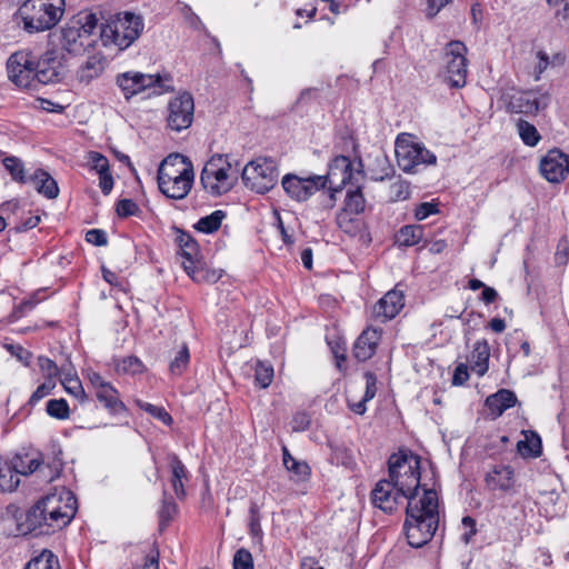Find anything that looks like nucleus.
<instances>
[{
	"instance_id": "20e7f679",
	"label": "nucleus",
	"mask_w": 569,
	"mask_h": 569,
	"mask_svg": "<svg viewBox=\"0 0 569 569\" xmlns=\"http://www.w3.org/2000/svg\"><path fill=\"white\" fill-rule=\"evenodd\" d=\"M143 29V18L140 14L126 11L117 13L101 26L100 39L104 46L113 44L123 51L139 39Z\"/></svg>"
},
{
	"instance_id": "e433bc0d",
	"label": "nucleus",
	"mask_w": 569,
	"mask_h": 569,
	"mask_svg": "<svg viewBox=\"0 0 569 569\" xmlns=\"http://www.w3.org/2000/svg\"><path fill=\"white\" fill-rule=\"evenodd\" d=\"M23 569H61L58 557L49 549L33 556Z\"/></svg>"
},
{
	"instance_id": "69168bd1",
	"label": "nucleus",
	"mask_w": 569,
	"mask_h": 569,
	"mask_svg": "<svg viewBox=\"0 0 569 569\" xmlns=\"http://www.w3.org/2000/svg\"><path fill=\"white\" fill-rule=\"evenodd\" d=\"M469 379L468 367L465 363H459L452 376L453 386H462Z\"/></svg>"
},
{
	"instance_id": "13d9d810",
	"label": "nucleus",
	"mask_w": 569,
	"mask_h": 569,
	"mask_svg": "<svg viewBox=\"0 0 569 569\" xmlns=\"http://www.w3.org/2000/svg\"><path fill=\"white\" fill-rule=\"evenodd\" d=\"M439 209L437 203L421 202L415 209V218L419 221L427 219L431 214L438 213Z\"/></svg>"
},
{
	"instance_id": "412c9836",
	"label": "nucleus",
	"mask_w": 569,
	"mask_h": 569,
	"mask_svg": "<svg viewBox=\"0 0 569 569\" xmlns=\"http://www.w3.org/2000/svg\"><path fill=\"white\" fill-rule=\"evenodd\" d=\"M370 499L373 507L386 513H392L400 501L406 499V496L398 490V486L389 478V480L382 479L376 483Z\"/></svg>"
},
{
	"instance_id": "a878e982",
	"label": "nucleus",
	"mask_w": 569,
	"mask_h": 569,
	"mask_svg": "<svg viewBox=\"0 0 569 569\" xmlns=\"http://www.w3.org/2000/svg\"><path fill=\"white\" fill-rule=\"evenodd\" d=\"M381 332L373 328H367L361 332L352 349V355L358 361L365 362L373 357L381 339Z\"/></svg>"
},
{
	"instance_id": "dca6fc26",
	"label": "nucleus",
	"mask_w": 569,
	"mask_h": 569,
	"mask_svg": "<svg viewBox=\"0 0 569 569\" xmlns=\"http://www.w3.org/2000/svg\"><path fill=\"white\" fill-rule=\"evenodd\" d=\"M168 127L173 131L189 128L193 121L194 102L189 92H182L168 104Z\"/></svg>"
},
{
	"instance_id": "f03ea898",
	"label": "nucleus",
	"mask_w": 569,
	"mask_h": 569,
	"mask_svg": "<svg viewBox=\"0 0 569 569\" xmlns=\"http://www.w3.org/2000/svg\"><path fill=\"white\" fill-rule=\"evenodd\" d=\"M76 512L77 498L71 491H63L60 495H48L39 500L27 512L26 522L30 530L42 529L46 526L54 531L66 527Z\"/></svg>"
},
{
	"instance_id": "5fc2aeb1",
	"label": "nucleus",
	"mask_w": 569,
	"mask_h": 569,
	"mask_svg": "<svg viewBox=\"0 0 569 569\" xmlns=\"http://www.w3.org/2000/svg\"><path fill=\"white\" fill-rule=\"evenodd\" d=\"M54 386L56 385H54L53 380L48 379L47 381H44L43 383L38 386V388L31 395L28 403L31 407L36 406L41 399H43L44 397L50 395V392L52 391Z\"/></svg>"
},
{
	"instance_id": "bb28decb",
	"label": "nucleus",
	"mask_w": 569,
	"mask_h": 569,
	"mask_svg": "<svg viewBox=\"0 0 569 569\" xmlns=\"http://www.w3.org/2000/svg\"><path fill=\"white\" fill-rule=\"evenodd\" d=\"M194 180V172L178 178L158 182L159 190L173 200L184 199L190 192Z\"/></svg>"
},
{
	"instance_id": "a18cd8bd",
	"label": "nucleus",
	"mask_w": 569,
	"mask_h": 569,
	"mask_svg": "<svg viewBox=\"0 0 569 569\" xmlns=\"http://www.w3.org/2000/svg\"><path fill=\"white\" fill-rule=\"evenodd\" d=\"M517 447L522 456L538 457L541 453V439L532 433L530 439L519 441Z\"/></svg>"
},
{
	"instance_id": "4be33fe9",
	"label": "nucleus",
	"mask_w": 569,
	"mask_h": 569,
	"mask_svg": "<svg viewBox=\"0 0 569 569\" xmlns=\"http://www.w3.org/2000/svg\"><path fill=\"white\" fill-rule=\"evenodd\" d=\"M94 40L91 38L86 27H64L61 29L60 44L64 51L72 56L82 54L87 48L93 46Z\"/></svg>"
},
{
	"instance_id": "9b49d317",
	"label": "nucleus",
	"mask_w": 569,
	"mask_h": 569,
	"mask_svg": "<svg viewBox=\"0 0 569 569\" xmlns=\"http://www.w3.org/2000/svg\"><path fill=\"white\" fill-rule=\"evenodd\" d=\"M467 47L461 41H450L443 53L445 79L452 88H462L467 79Z\"/></svg>"
},
{
	"instance_id": "338daca9",
	"label": "nucleus",
	"mask_w": 569,
	"mask_h": 569,
	"mask_svg": "<svg viewBox=\"0 0 569 569\" xmlns=\"http://www.w3.org/2000/svg\"><path fill=\"white\" fill-rule=\"evenodd\" d=\"M318 92L319 90L317 88L303 89L296 101V106L299 107L308 104L310 101L316 100L318 98Z\"/></svg>"
},
{
	"instance_id": "1a4fd4ad",
	"label": "nucleus",
	"mask_w": 569,
	"mask_h": 569,
	"mask_svg": "<svg viewBox=\"0 0 569 569\" xmlns=\"http://www.w3.org/2000/svg\"><path fill=\"white\" fill-rule=\"evenodd\" d=\"M241 178L246 187L263 194L277 183V162L272 158H257L244 166Z\"/></svg>"
},
{
	"instance_id": "aec40b11",
	"label": "nucleus",
	"mask_w": 569,
	"mask_h": 569,
	"mask_svg": "<svg viewBox=\"0 0 569 569\" xmlns=\"http://www.w3.org/2000/svg\"><path fill=\"white\" fill-rule=\"evenodd\" d=\"M541 176L551 183H560L569 176V154L559 149H551L541 159Z\"/></svg>"
},
{
	"instance_id": "bf43d9fd",
	"label": "nucleus",
	"mask_w": 569,
	"mask_h": 569,
	"mask_svg": "<svg viewBox=\"0 0 569 569\" xmlns=\"http://www.w3.org/2000/svg\"><path fill=\"white\" fill-rule=\"evenodd\" d=\"M366 391L363 395L365 401H370L377 393V376L371 371L365 372Z\"/></svg>"
},
{
	"instance_id": "b1692460",
	"label": "nucleus",
	"mask_w": 569,
	"mask_h": 569,
	"mask_svg": "<svg viewBox=\"0 0 569 569\" xmlns=\"http://www.w3.org/2000/svg\"><path fill=\"white\" fill-rule=\"evenodd\" d=\"M405 307L403 291L398 290L397 287L389 290L382 298H380L373 306L372 315L377 321L387 322L393 319Z\"/></svg>"
},
{
	"instance_id": "ea45409f",
	"label": "nucleus",
	"mask_w": 569,
	"mask_h": 569,
	"mask_svg": "<svg viewBox=\"0 0 569 569\" xmlns=\"http://www.w3.org/2000/svg\"><path fill=\"white\" fill-rule=\"evenodd\" d=\"M517 129L522 142L526 146L536 147L539 143L541 136L532 123L520 119L517 122Z\"/></svg>"
},
{
	"instance_id": "e2e57ef3",
	"label": "nucleus",
	"mask_w": 569,
	"mask_h": 569,
	"mask_svg": "<svg viewBox=\"0 0 569 569\" xmlns=\"http://www.w3.org/2000/svg\"><path fill=\"white\" fill-rule=\"evenodd\" d=\"M40 223L39 216H29L27 219L17 222L13 230L18 233L36 228Z\"/></svg>"
},
{
	"instance_id": "f704fd0d",
	"label": "nucleus",
	"mask_w": 569,
	"mask_h": 569,
	"mask_svg": "<svg viewBox=\"0 0 569 569\" xmlns=\"http://www.w3.org/2000/svg\"><path fill=\"white\" fill-rule=\"evenodd\" d=\"M423 231L420 224L402 226L396 233V243L400 247H413L423 239Z\"/></svg>"
},
{
	"instance_id": "de8ad7c7",
	"label": "nucleus",
	"mask_w": 569,
	"mask_h": 569,
	"mask_svg": "<svg viewBox=\"0 0 569 569\" xmlns=\"http://www.w3.org/2000/svg\"><path fill=\"white\" fill-rule=\"evenodd\" d=\"M138 405H139L140 409H142L143 411H146L153 418L160 420L166 426L172 425L173 419H172L171 415L163 407H158L152 403L142 402V401H139Z\"/></svg>"
},
{
	"instance_id": "ddd939ff",
	"label": "nucleus",
	"mask_w": 569,
	"mask_h": 569,
	"mask_svg": "<svg viewBox=\"0 0 569 569\" xmlns=\"http://www.w3.org/2000/svg\"><path fill=\"white\" fill-rule=\"evenodd\" d=\"M281 186L290 199L305 202L317 191L323 189V180L319 174L300 177L295 173H287L282 177Z\"/></svg>"
},
{
	"instance_id": "a19ab883",
	"label": "nucleus",
	"mask_w": 569,
	"mask_h": 569,
	"mask_svg": "<svg viewBox=\"0 0 569 569\" xmlns=\"http://www.w3.org/2000/svg\"><path fill=\"white\" fill-rule=\"evenodd\" d=\"M6 170L10 173L13 181L19 183H26L29 178L24 174V166L20 158L14 156L6 157L2 160Z\"/></svg>"
},
{
	"instance_id": "4d7b16f0",
	"label": "nucleus",
	"mask_w": 569,
	"mask_h": 569,
	"mask_svg": "<svg viewBox=\"0 0 569 569\" xmlns=\"http://www.w3.org/2000/svg\"><path fill=\"white\" fill-rule=\"evenodd\" d=\"M86 241L97 247H103L108 244L107 232L102 229H90L86 232Z\"/></svg>"
},
{
	"instance_id": "3c124183",
	"label": "nucleus",
	"mask_w": 569,
	"mask_h": 569,
	"mask_svg": "<svg viewBox=\"0 0 569 569\" xmlns=\"http://www.w3.org/2000/svg\"><path fill=\"white\" fill-rule=\"evenodd\" d=\"M88 162L90 164V168L94 170L98 174L110 171L108 159L100 152L90 151L88 153Z\"/></svg>"
},
{
	"instance_id": "c85d7f7f",
	"label": "nucleus",
	"mask_w": 569,
	"mask_h": 569,
	"mask_svg": "<svg viewBox=\"0 0 569 569\" xmlns=\"http://www.w3.org/2000/svg\"><path fill=\"white\" fill-rule=\"evenodd\" d=\"M518 399L513 391L509 389H499L496 393H492L486 399V407L490 413L498 418L506 410L516 406Z\"/></svg>"
},
{
	"instance_id": "8fccbe9b",
	"label": "nucleus",
	"mask_w": 569,
	"mask_h": 569,
	"mask_svg": "<svg viewBox=\"0 0 569 569\" xmlns=\"http://www.w3.org/2000/svg\"><path fill=\"white\" fill-rule=\"evenodd\" d=\"M233 569H253V558L251 552L246 548L236 551L232 560Z\"/></svg>"
},
{
	"instance_id": "6e6d98bb",
	"label": "nucleus",
	"mask_w": 569,
	"mask_h": 569,
	"mask_svg": "<svg viewBox=\"0 0 569 569\" xmlns=\"http://www.w3.org/2000/svg\"><path fill=\"white\" fill-rule=\"evenodd\" d=\"M286 469L293 473L296 476V480L298 481H303L310 476V467L305 461H292V463H290Z\"/></svg>"
},
{
	"instance_id": "864d4df0",
	"label": "nucleus",
	"mask_w": 569,
	"mask_h": 569,
	"mask_svg": "<svg viewBox=\"0 0 569 569\" xmlns=\"http://www.w3.org/2000/svg\"><path fill=\"white\" fill-rule=\"evenodd\" d=\"M290 425L293 432L306 431L311 425V416L307 411H297Z\"/></svg>"
},
{
	"instance_id": "f8f14e48",
	"label": "nucleus",
	"mask_w": 569,
	"mask_h": 569,
	"mask_svg": "<svg viewBox=\"0 0 569 569\" xmlns=\"http://www.w3.org/2000/svg\"><path fill=\"white\" fill-rule=\"evenodd\" d=\"M396 157L399 168L407 173H416L421 166L436 164L437 157L423 144L397 139Z\"/></svg>"
},
{
	"instance_id": "79ce46f5",
	"label": "nucleus",
	"mask_w": 569,
	"mask_h": 569,
	"mask_svg": "<svg viewBox=\"0 0 569 569\" xmlns=\"http://www.w3.org/2000/svg\"><path fill=\"white\" fill-rule=\"evenodd\" d=\"M190 361V352L187 343H182L180 349L176 352L174 358L171 360L169 369L174 376H181L188 368Z\"/></svg>"
},
{
	"instance_id": "9d476101",
	"label": "nucleus",
	"mask_w": 569,
	"mask_h": 569,
	"mask_svg": "<svg viewBox=\"0 0 569 569\" xmlns=\"http://www.w3.org/2000/svg\"><path fill=\"white\" fill-rule=\"evenodd\" d=\"M178 232L179 234L176 240L181 249V256L183 258L182 267L184 271L197 282H216L220 278L216 271L203 270L198 267L199 244L196 239L183 230L178 229Z\"/></svg>"
},
{
	"instance_id": "58836bf2",
	"label": "nucleus",
	"mask_w": 569,
	"mask_h": 569,
	"mask_svg": "<svg viewBox=\"0 0 569 569\" xmlns=\"http://www.w3.org/2000/svg\"><path fill=\"white\" fill-rule=\"evenodd\" d=\"M177 511L178 506L173 498L170 497L167 491H163L161 507L158 511L160 530H163L168 527Z\"/></svg>"
},
{
	"instance_id": "c756f323",
	"label": "nucleus",
	"mask_w": 569,
	"mask_h": 569,
	"mask_svg": "<svg viewBox=\"0 0 569 569\" xmlns=\"http://www.w3.org/2000/svg\"><path fill=\"white\" fill-rule=\"evenodd\" d=\"M94 396L112 416L127 411L126 405L119 399L118 390L111 383L94 391Z\"/></svg>"
},
{
	"instance_id": "c03bdc74",
	"label": "nucleus",
	"mask_w": 569,
	"mask_h": 569,
	"mask_svg": "<svg viewBox=\"0 0 569 569\" xmlns=\"http://www.w3.org/2000/svg\"><path fill=\"white\" fill-rule=\"evenodd\" d=\"M47 413L56 419L66 420L70 416L69 405L66 399H50L47 402Z\"/></svg>"
},
{
	"instance_id": "0eeeda50",
	"label": "nucleus",
	"mask_w": 569,
	"mask_h": 569,
	"mask_svg": "<svg viewBox=\"0 0 569 569\" xmlns=\"http://www.w3.org/2000/svg\"><path fill=\"white\" fill-rule=\"evenodd\" d=\"M416 459L411 465L406 453H392L388 459L389 478L398 486V490L406 496L407 502L410 497H421L420 489V466Z\"/></svg>"
},
{
	"instance_id": "6ab92c4d",
	"label": "nucleus",
	"mask_w": 569,
	"mask_h": 569,
	"mask_svg": "<svg viewBox=\"0 0 569 569\" xmlns=\"http://www.w3.org/2000/svg\"><path fill=\"white\" fill-rule=\"evenodd\" d=\"M367 207V200L362 192V186L353 182L346 187V196L341 211L337 214V223L342 231H348L345 223H351L349 216L362 214Z\"/></svg>"
},
{
	"instance_id": "2eb2a0df",
	"label": "nucleus",
	"mask_w": 569,
	"mask_h": 569,
	"mask_svg": "<svg viewBox=\"0 0 569 569\" xmlns=\"http://www.w3.org/2000/svg\"><path fill=\"white\" fill-rule=\"evenodd\" d=\"M9 79L20 88H33V53L20 50L12 53L7 61Z\"/></svg>"
},
{
	"instance_id": "2f4dec72",
	"label": "nucleus",
	"mask_w": 569,
	"mask_h": 569,
	"mask_svg": "<svg viewBox=\"0 0 569 569\" xmlns=\"http://www.w3.org/2000/svg\"><path fill=\"white\" fill-rule=\"evenodd\" d=\"M28 181L36 183V190L47 199H56L59 196L57 181L43 169H37Z\"/></svg>"
},
{
	"instance_id": "423d86ee",
	"label": "nucleus",
	"mask_w": 569,
	"mask_h": 569,
	"mask_svg": "<svg viewBox=\"0 0 569 569\" xmlns=\"http://www.w3.org/2000/svg\"><path fill=\"white\" fill-rule=\"evenodd\" d=\"M239 172L228 154H213L201 171L200 182L211 196H221L234 187Z\"/></svg>"
},
{
	"instance_id": "cd10ccee",
	"label": "nucleus",
	"mask_w": 569,
	"mask_h": 569,
	"mask_svg": "<svg viewBox=\"0 0 569 569\" xmlns=\"http://www.w3.org/2000/svg\"><path fill=\"white\" fill-rule=\"evenodd\" d=\"M167 460L169 462V467L171 470L170 482L174 491V495L177 496L178 499H184V481L189 480V471L177 453L169 452L167 455Z\"/></svg>"
},
{
	"instance_id": "473e14b6",
	"label": "nucleus",
	"mask_w": 569,
	"mask_h": 569,
	"mask_svg": "<svg viewBox=\"0 0 569 569\" xmlns=\"http://www.w3.org/2000/svg\"><path fill=\"white\" fill-rule=\"evenodd\" d=\"M248 531L252 539L253 546L258 547L259 550L263 548V530L261 527V513L260 507L257 502L251 501L249 507V522Z\"/></svg>"
},
{
	"instance_id": "052dcab7",
	"label": "nucleus",
	"mask_w": 569,
	"mask_h": 569,
	"mask_svg": "<svg viewBox=\"0 0 569 569\" xmlns=\"http://www.w3.org/2000/svg\"><path fill=\"white\" fill-rule=\"evenodd\" d=\"M40 369L47 373L48 379L52 380L58 375L57 363L48 357L40 356L38 358Z\"/></svg>"
},
{
	"instance_id": "39448f33",
	"label": "nucleus",
	"mask_w": 569,
	"mask_h": 569,
	"mask_svg": "<svg viewBox=\"0 0 569 569\" xmlns=\"http://www.w3.org/2000/svg\"><path fill=\"white\" fill-rule=\"evenodd\" d=\"M116 84L127 101L142 92H148V96H160L174 90L172 78L168 73L151 74L133 70L117 74Z\"/></svg>"
},
{
	"instance_id": "0e129e2a",
	"label": "nucleus",
	"mask_w": 569,
	"mask_h": 569,
	"mask_svg": "<svg viewBox=\"0 0 569 569\" xmlns=\"http://www.w3.org/2000/svg\"><path fill=\"white\" fill-rule=\"evenodd\" d=\"M331 347V351L337 360V367L341 370L342 362L346 361V343L342 341H337L335 343L329 342Z\"/></svg>"
},
{
	"instance_id": "5701e85b",
	"label": "nucleus",
	"mask_w": 569,
	"mask_h": 569,
	"mask_svg": "<svg viewBox=\"0 0 569 569\" xmlns=\"http://www.w3.org/2000/svg\"><path fill=\"white\" fill-rule=\"evenodd\" d=\"M506 101L507 110L510 113H522L526 116H535L547 106L546 99L538 97L531 91L508 94Z\"/></svg>"
},
{
	"instance_id": "c9c22d12",
	"label": "nucleus",
	"mask_w": 569,
	"mask_h": 569,
	"mask_svg": "<svg viewBox=\"0 0 569 569\" xmlns=\"http://www.w3.org/2000/svg\"><path fill=\"white\" fill-rule=\"evenodd\" d=\"M330 461L333 465L342 466L347 469H353L356 460L352 450L342 442H331Z\"/></svg>"
},
{
	"instance_id": "603ef678",
	"label": "nucleus",
	"mask_w": 569,
	"mask_h": 569,
	"mask_svg": "<svg viewBox=\"0 0 569 569\" xmlns=\"http://www.w3.org/2000/svg\"><path fill=\"white\" fill-rule=\"evenodd\" d=\"M143 363L134 356L123 358L118 365L117 370L124 373L136 375L142 371Z\"/></svg>"
},
{
	"instance_id": "393cba45",
	"label": "nucleus",
	"mask_w": 569,
	"mask_h": 569,
	"mask_svg": "<svg viewBox=\"0 0 569 569\" xmlns=\"http://www.w3.org/2000/svg\"><path fill=\"white\" fill-rule=\"evenodd\" d=\"M191 172H193V166L187 157L180 153H171L160 162L157 180L160 182L186 176Z\"/></svg>"
},
{
	"instance_id": "774afa93",
	"label": "nucleus",
	"mask_w": 569,
	"mask_h": 569,
	"mask_svg": "<svg viewBox=\"0 0 569 569\" xmlns=\"http://www.w3.org/2000/svg\"><path fill=\"white\" fill-rule=\"evenodd\" d=\"M461 523L465 528L469 529L467 532L462 535L463 541L468 543L477 532L476 520L470 516H466L462 518Z\"/></svg>"
},
{
	"instance_id": "7ed1b4c3",
	"label": "nucleus",
	"mask_w": 569,
	"mask_h": 569,
	"mask_svg": "<svg viewBox=\"0 0 569 569\" xmlns=\"http://www.w3.org/2000/svg\"><path fill=\"white\" fill-rule=\"evenodd\" d=\"M64 8V0H26L17 14L21 18L27 32L37 33L56 27L63 16Z\"/></svg>"
},
{
	"instance_id": "37998d69",
	"label": "nucleus",
	"mask_w": 569,
	"mask_h": 569,
	"mask_svg": "<svg viewBox=\"0 0 569 569\" xmlns=\"http://www.w3.org/2000/svg\"><path fill=\"white\" fill-rule=\"evenodd\" d=\"M66 391L73 396L74 398H77L80 403H86L89 401V397L88 395L86 393L83 387H82V383L81 381L79 380V378L77 377H72V376H66L64 379L61 381Z\"/></svg>"
},
{
	"instance_id": "a211bd4d",
	"label": "nucleus",
	"mask_w": 569,
	"mask_h": 569,
	"mask_svg": "<svg viewBox=\"0 0 569 569\" xmlns=\"http://www.w3.org/2000/svg\"><path fill=\"white\" fill-rule=\"evenodd\" d=\"M517 478L510 465H490L483 476L485 488L490 492L511 493L515 491Z\"/></svg>"
},
{
	"instance_id": "4468645a",
	"label": "nucleus",
	"mask_w": 569,
	"mask_h": 569,
	"mask_svg": "<svg viewBox=\"0 0 569 569\" xmlns=\"http://www.w3.org/2000/svg\"><path fill=\"white\" fill-rule=\"evenodd\" d=\"M62 467L60 459H53L52 463L46 462L43 456L39 452L26 453L13 460V468L17 473L28 476L33 472L42 475L48 481H52Z\"/></svg>"
},
{
	"instance_id": "09e8293b",
	"label": "nucleus",
	"mask_w": 569,
	"mask_h": 569,
	"mask_svg": "<svg viewBox=\"0 0 569 569\" xmlns=\"http://www.w3.org/2000/svg\"><path fill=\"white\" fill-rule=\"evenodd\" d=\"M116 212L120 218L139 216L141 210L132 199H121L116 204Z\"/></svg>"
},
{
	"instance_id": "72a5a7b5",
	"label": "nucleus",
	"mask_w": 569,
	"mask_h": 569,
	"mask_svg": "<svg viewBox=\"0 0 569 569\" xmlns=\"http://www.w3.org/2000/svg\"><path fill=\"white\" fill-rule=\"evenodd\" d=\"M104 70V57L101 53L89 56L84 64L79 70V80L89 83L98 78Z\"/></svg>"
},
{
	"instance_id": "4c0bfd02",
	"label": "nucleus",
	"mask_w": 569,
	"mask_h": 569,
	"mask_svg": "<svg viewBox=\"0 0 569 569\" xmlns=\"http://www.w3.org/2000/svg\"><path fill=\"white\" fill-rule=\"evenodd\" d=\"M226 216L227 213L223 210H216L210 214L200 218L194 224V229L207 234L213 233L220 228Z\"/></svg>"
},
{
	"instance_id": "680f3d73",
	"label": "nucleus",
	"mask_w": 569,
	"mask_h": 569,
	"mask_svg": "<svg viewBox=\"0 0 569 569\" xmlns=\"http://www.w3.org/2000/svg\"><path fill=\"white\" fill-rule=\"evenodd\" d=\"M555 260L558 264H566L569 260V242L561 239L558 243Z\"/></svg>"
},
{
	"instance_id": "6e6552de",
	"label": "nucleus",
	"mask_w": 569,
	"mask_h": 569,
	"mask_svg": "<svg viewBox=\"0 0 569 569\" xmlns=\"http://www.w3.org/2000/svg\"><path fill=\"white\" fill-rule=\"evenodd\" d=\"M323 180V189H329L327 208H333L336 204V193L340 192L347 186L363 179L362 170L355 171L349 157L337 156L329 164L327 174L319 176Z\"/></svg>"
},
{
	"instance_id": "7c9ffc66",
	"label": "nucleus",
	"mask_w": 569,
	"mask_h": 569,
	"mask_svg": "<svg viewBox=\"0 0 569 569\" xmlns=\"http://www.w3.org/2000/svg\"><path fill=\"white\" fill-rule=\"evenodd\" d=\"M489 358H490V347L486 339L478 340L471 355L469 357V362L471 369L478 375L483 376L489 368Z\"/></svg>"
},
{
	"instance_id": "f257e3e1",
	"label": "nucleus",
	"mask_w": 569,
	"mask_h": 569,
	"mask_svg": "<svg viewBox=\"0 0 569 569\" xmlns=\"http://www.w3.org/2000/svg\"><path fill=\"white\" fill-rule=\"evenodd\" d=\"M439 501L433 489H423L421 497H410L406 507L403 532L412 548H421L439 527Z\"/></svg>"
},
{
	"instance_id": "49530a36",
	"label": "nucleus",
	"mask_w": 569,
	"mask_h": 569,
	"mask_svg": "<svg viewBox=\"0 0 569 569\" xmlns=\"http://www.w3.org/2000/svg\"><path fill=\"white\" fill-rule=\"evenodd\" d=\"M273 380V367L263 362H258L254 369V381L260 388H267Z\"/></svg>"
},
{
	"instance_id": "f3484780",
	"label": "nucleus",
	"mask_w": 569,
	"mask_h": 569,
	"mask_svg": "<svg viewBox=\"0 0 569 569\" xmlns=\"http://www.w3.org/2000/svg\"><path fill=\"white\" fill-rule=\"evenodd\" d=\"M66 68L54 51H47L41 58L33 56V87L57 83L64 77Z\"/></svg>"
}]
</instances>
